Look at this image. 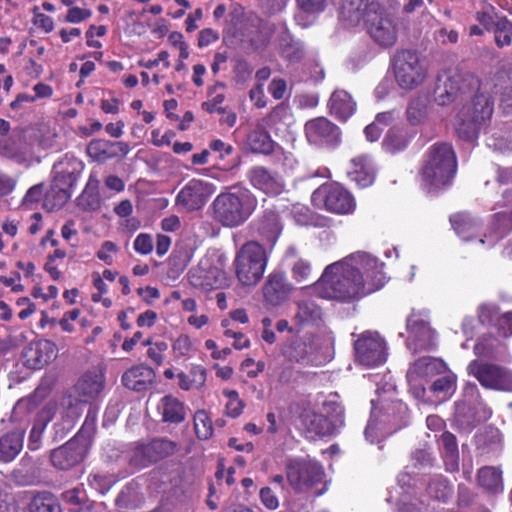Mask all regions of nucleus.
Wrapping results in <instances>:
<instances>
[{"label": "nucleus", "mask_w": 512, "mask_h": 512, "mask_svg": "<svg viewBox=\"0 0 512 512\" xmlns=\"http://www.w3.org/2000/svg\"><path fill=\"white\" fill-rule=\"evenodd\" d=\"M455 232L463 239L470 240L477 230V222L466 213H458L450 218Z\"/></svg>", "instance_id": "38"}, {"label": "nucleus", "mask_w": 512, "mask_h": 512, "mask_svg": "<svg viewBox=\"0 0 512 512\" xmlns=\"http://www.w3.org/2000/svg\"><path fill=\"white\" fill-rule=\"evenodd\" d=\"M241 369L246 372L250 378L257 377L265 369V364L262 361L256 362L252 358L245 359L241 364Z\"/></svg>", "instance_id": "64"}, {"label": "nucleus", "mask_w": 512, "mask_h": 512, "mask_svg": "<svg viewBox=\"0 0 512 512\" xmlns=\"http://www.w3.org/2000/svg\"><path fill=\"white\" fill-rule=\"evenodd\" d=\"M84 169L78 158L66 154L53 166V181L45 195V205L50 209L62 207L71 197L73 187Z\"/></svg>", "instance_id": "4"}, {"label": "nucleus", "mask_w": 512, "mask_h": 512, "mask_svg": "<svg viewBox=\"0 0 512 512\" xmlns=\"http://www.w3.org/2000/svg\"><path fill=\"white\" fill-rule=\"evenodd\" d=\"M155 379V372L149 366L140 364L128 369L122 376V383L130 390H147Z\"/></svg>", "instance_id": "25"}, {"label": "nucleus", "mask_w": 512, "mask_h": 512, "mask_svg": "<svg viewBox=\"0 0 512 512\" xmlns=\"http://www.w3.org/2000/svg\"><path fill=\"white\" fill-rule=\"evenodd\" d=\"M376 169L372 158L363 154L351 159L347 175L349 179L355 182L359 187L370 186L375 179Z\"/></svg>", "instance_id": "23"}, {"label": "nucleus", "mask_w": 512, "mask_h": 512, "mask_svg": "<svg viewBox=\"0 0 512 512\" xmlns=\"http://www.w3.org/2000/svg\"><path fill=\"white\" fill-rule=\"evenodd\" d=\"M507 229H512V217L506 213L496 215L495 229L489 236L479 239V243L485 244L488 242L489 246H493L499 239L503 237Z\"/></svg>", "instance_id": "42"}, {"label": "nucleus", "mask_w": 512, "mask_h": 512, "mask_svg": "<svg viewBox=\"0 0 512 512\" xmlns=\"http://www.w3.org/2000/svg\"><path fill=\"white\" fill-rule=\"evenodd\" d=\"M157 411L164 423L179 424L186 418L184 403L173 395L163 396L157 405Z\"/></svg>", "instance_id": "26"}, {"label": "nucleus", "mask_w": 512, "mask_h": 512, "mask_svg": "<svg viewBox=\"0 0 512 512\" xmlns=\"http://www.w3.org/2000/svg\"><path fill=\"white\" fill-rule=\"evenodd\" d=\"M407 347L414 351L427 350L435 345V331L430 327L428 316L413 312L407 319Z\"/></svg>", "instance_id": "16"}, {"label": "nucleus", "mask_w": 512, "mask_h": 512, "mask_svg": "<svg viewBox=\"0 0 512 512\" xmlns=\"http://www.w3.org/2000/svg\"><path fill=\"white\" fill-rule=\"evenodd\" d=\"M258 205L257 197L247 188L222 192L211 204L213 218L224 227L234 228L245 223Z\"/></svg>", "instance_id": "3"}, {"label": "nucleus", "mask_w": 512, "mask_h": 512, "mask_svg": "<svg viewBox=\"0 0 512 512\" xmlns=\"http://www.w3.org/2000/svg\"><path fill=\"white\" fill-rule=\"evenodd\" d=\"M194 427L196 435L201 440H206L213 433L212 421L204 410L197 411L194 416Z\"/></svg>", "instance_id": "46"}, {"label": "nucleus", "mask_w": 512, "mask_h": 512, "mask_svg": "<svg viewBox=\"0 0 512 512\" xmlns=\"http://www.w3.org/2000/svg\"><path fill=\"white\" fill-rule=\"evenodd\" d=\"M114 143L107 140H93L88 145V154L97 161H105L109 158L116 156V151L113 150Z\"/></svg>", "instance_id": "43"}, {"label": "nucleus", "mask_w": 512, "mask_h": 512, "mask_svg": "<svg viewBox=\"0 0 512 512\" xmlns=\"http://www.w3.org/2000/svg\"><path fill=\"white\" fill-rule=\"evenodd\" d=\"M105 377L101 368L85 372L74 387L79 403H87L99 396L104 388Z\"/></svg>", "instance_id": "21"}, {"label": "nucleus", "mask_w": 512, "mask_h": 512, "mask_svg": "<svg viewBox=\"0 0 512 512\" xmlns=\"http://www.w3.org/2000/svg\"><path fill=\"white\" fill-rule=\"evenodd\" d=\"M446 367L444 361L439 358L427 356L417 359L409 367L406 376L412 395L417 399H423L426 393L424 380L445 372Z\"/></svg>", "instance_id": "12"}, {"label": "nucleus", "mask_w": 512, "mask_h": 512, "mask_svg": "<svg viewBox=\"0 0 512 512\" xmlns=\"http://www.w3.org/2000/svg\"><path fill=\"white\" fill-rule=\"evenodd\" d=\"M501 471L494 467H483L478 471L479 485L491 492L502 491V476Z\"/></svg>", "instance_id": "37"}, {"label": "nucleus", "mask_w": 512, "mask_h": 512, "mask_svg": "<svg viewBox=\"0 0 512 512\" xmlns=\"http://www.w3.org/2000/svg\"><path fill=\"white\" fill-rule=\"evenodd\" d=\"M492 112L493 103L490 97L486 94L476 95L457 114L455 130L458 137L467 142L475 141L481 125L490 119Z\"/></svg>", "instance_id": "5"}, {"label": "nucleus", "mask_w": 512, "mask_h": 512, "mask_svg": "<svg viewBox=\"0 0 512 512\" xmlns=\"http://www.w3.org/2000/svg\"><path fill=\"white\" fill-rule=\"evenodd\" d=\"M153 240L149 234L140 233L134 240L133 248L141 255H148L153 251Z\"/></svg>", "instance_id": "60"}, {"label": "nucleus", "mask_w": 512, "mask_h": 512, "mask_svg": "<svg viewBox=\"0 0 512 512\" xmlns=\"http://www.w3.org/2000/svg\"><path fill=\"white\" fill-rule=\"evenodd\" d=\"M413 136L407 128L393 127L388 130L382 145L386 151L396 153L406 148Z\"/></svg>", "instance_id": "33"}, {"label": "nucleus", "mask_w": 512, "mask_h": 512, "mask_svg": "<svg viewBox=\"0 0 512 512\" xmlns=\"http://www.w3.org/2000/svg\"><path fill=\"white\" fill-rule=\"evenodd\" d=\"M366 27L372 40L383 48L392 47L397 41L399 24L395 18L386 13H368Z\"/></svg>", "instance_id": "14"}, {"label": "nucleus", "mask_w": 512, "mask_h": 512, "mask_svg": "<svg viewBox=\"0 0 512 512\" xmlns=\"http://www.w3.org/2000/svg\"><path fill=\"white\" fill-rule=\"evenodd\" d=\"M427 492L434 499L446 501L451 496L452 489L446 479L437 476L430 481Z\"/></svg>", "instance_id": "45"}, {"label": "nucleus", "mask_w": 512, "mask_h": 512, "mask_svg": "<svg viewBox=\"0 0 512 512\" xmlns=\"http://www.w3.org/2000/svg\"><path fill=\"white\" fill-rule=\"evenodd\" d=\"M292 285L286 280L284 273H271L263 286L265 300L273 306H278L288 299L292 292Z\"/></svg>", "instance_id": "24"}, {"label": "nucleus", "mask_w": 512, "mask_h": 512, "mask_svg": "<svg viewBox=\"0 0 512 512\" xmlns=\"http://www.w3.org/2000/svg\"><path fill=\"white\" fill-rule=\"evenodd\" d=\"M247 179L257 190L269 196L281 194L285 189L283 178L264 166H253L247 171Z\"/></svg>", "instance_id": "19"}, {"label": "nucleus", "mask_w": 512, "mask_h": 512, "mask_svg": "<svg viewBox=\"0 0 512 512\" xmlns=\"http://www.w3.org/2000/svg\"><path fill=\"white\" fill-rule=\"evenodd\" d=\"M382 268L383 263L377 258L356 252L328 265L313 289L321 298L356 300L384 286L386 278Z\"/></svg>", "instance_id": "1"}, {"label": "nucleus", "mask_w": 512, "mask_h": 512, "mask_svg": "<svg viewBox=\"0 0 512 512\" xmlns=\"http://www.w3.org/2000/svg\"><path fill=\"white\" fill-rule=\"evenodd\" d=\"M336 427L324 416L321 414H313L312 419L310 421V429L314 431L318 435H329L333 433Z\"/></svg>", "instance_id": "54"}, {"label": "nucleus", "mask_w": 512, "mask_h": 512, "mask_svg": "<svg viewBox=\"0 0 512 512\" xmlns=\"http://www.w3.org/2000/svg\"><path fill=\"white\" fill-rule=\"evenodd\" d=\"M34 354L35 357L33 359L34 363L32 364V367L36 369L41 368L49 363L54 356V345L49 341L40 343L34 350Z\"/></svg>", "instance_id": "50"}, {"label": "nucleus", "mask_w": 512, "mask_h": 512, "mask_svg": "<svg viewBox=\"0 0 512 512\" xmlns=\"http://www.w3.org/2000/svg\"><path fill=\"white\" fill-rule=\"evenodd\" d=\"M330 113L339 120H347L356 110V103L345 90H335L328 102Z\"/></svg>", "instance_id": "28"}, {"label": "nucleus", "mask_w": 512, "mask_h": 512, "mask_svg": "<svg viewBox=\"0 0 512 512\" xmlns=\"http://www.w3.org/2000/svg\"><path fill=\"white\" fill-rule=\"evenodd\" d=\"M215 186L207 181L192 179L188 181L176 196V206L184 212L201 209L214 193Z\"/></svg>", "instance_id": "15"}, {"label": "nucleus", "mask_w": 512, "mask_h": 512, "mask_svg": "<svg viewBox=\"0 0 512 512\" xmlns=\"http://www.w3.org/2000/svg\"><path fill=\"white\" fill-rule=\"evenodd\" d=\"M456 169V154L451 144L444 142L433 144L426 152L421 170L424 188L430 193L446 188L451 184Z\"/></svg>", "instance_id": "2"}, {"label": "nucleus", "mask_w": 512, "mask_h": 512, "mask_svg": "<svg viewBox=\"0 0 512 512\" xmlns=\"http://www.w3.org/2000/svg\"><path fill=\"white\" fill-rule=\"evenodd\" d=\"M468 372L484 387L503 391L512 389V373L501 366L472 361L468 365Z\"/></svg>", "instance_id": "17"}, {"label": "nucleus", "mask_w": 512, "mask_h": 512, "mask_svg": "<svg viewBox=\"0 0 512 512\" xmlns=\"http://www.w3.org/2000/svg\"><path fill=\"white\" fill-rule=\"evenodd\" d=\"M291 120V115L289 113V110L284 105H278L276 106L270 114L266 117L265 122L266 125L275 128L276 131L280 130L279 127L280 124L288 125L289 121Z\"/></svg>", "instance_id": "49"}, {"label": "nucleus", "mask_w": 512, "mask_h": 512, "mask_svg": "<svg viewBox=\"0 0 512 512\" xmlns=\"http://www.w3.org/2000/svg\"><path fill=\"white\" fill-rule=\"evenodd\" d=\"M407 417V405L400 400H378L377 403L372 400L370 420L364 431L366 440L373 443L377 438V431L384 430L383 427H378V424L392 425L394 430H397L407 424Z\"/></svg>", "instance_id": "7"}, {"label": "nucleus", "mask_w": 512, "mask_h": 512, "mask_svg": "<svg viewBox=\"0 0 512 512\" xmlns=\"http://www.w3.org/2000/svg\"><path fill=\"white\" fill-rule=\"evenodd\" d=\"M43 197V185L37 184L32 186L25 194L22 200V206L31 209Z\"/></svg>", "instance_id": "62"}, {"label": "nucleus", "mask_w": 512, "mask_h": 512, "mask_svg": "<svg viewBox=\"0 0 512 512\" xmlns=\"http://www.w3.org/2000/svg\"><path fill=\"white\" fill-rule=\"evenodd\" d=\"M282 230L278 215L271 210H266L259 220L257 231L261 235L262 240L266 241L269 250L274 247Z\"/></svg>", "instance_id": "27"}, {"label": "nucleus", "mask_w": 512, "mask_h": 512, "mask_svg": "<svg viewBox=\"0 0 512 512\" xmlns=\"http://www.w3.org/2000/svg\"><path fill=\"white\" fill-rule=\"evenodd\" d=\"M365 1L366 0H341V17L352 25L359 23L364 14Z\"/></svg>", "instance_id": "41"}, {"label": "nucleus", "mask_w": 512, "mask_h": 512, "mask_svg": "<svg viewBox=\"0 0 512 512\" xmlns=\"http://www.w3.org/2000/svg\"><path fill=\"white\" fill-rule=\"evenodd\" d=\"M406 114L410 124L418 125L426 119V107L421 101L414 100L407 107Z\"/></svg>", "instance_id": "53"}, {"label": "nucleus", "mask_w": 512, "mask_h": 512, "mask_svg": "<svg viewBox=\"0 0 512 512\" xmlns=\"http://www.w3.org/2000/svg\"><path fill=\"white\" fill-rule=\"evenodd\" d=\"M278 49L280 54L289 61H297L303 55L301 44L295 41L287 32L280 35Z\"/></svg>", "instance_id": "40"}, {"label": "nucleus", "mask_w": 512, "mask_h": 512, "mask_svg": "<svg viewBox=\"0 0 512 512\" xmlns=\"http://www.w3.org/2000/svg\"><path fill=\"white\" fill-rule=\"evenodd\" d=\"M268 251L257 241L245 243L238 251L234 264L238 280L246 286L256 285L265 272Z\"/></svg>", "instance_id": "6"}, {"label": "nucleus", "mask_w": 512, "mask_h": 512, "mask_svg": "<svg viewBox=\"0 0 512 512\" xmlns=\"http://www.w3.org/2000/svg\"><path fill=\"white\" fill-rule=\"evenodd\" d=\"M311 352V345L301 338L293 339L284 349V354L296 362L305 360Z\"/></svg>", "instance_id": "44"}, {"label": "nucleus", "mask_w": 512, "mask_h": 512, "mask_svg": "<svg viewBox=\"0 0 512 512\" xmlns=\"http://www.w3.org/2000/svg\"><path fill=\"white\" fill-rule=\"evenodd\" d=\"M356 360L367 367H374L387 360L385 340L377 332L366 331L354 344Z\"/></svg>", "instance_id": "13"}, {"label": "nucleus", "mask_w": 512, "mask_h": 512, "mask_svg": "<svg viewBox=\"0 0 512 512\" xmlns=\"http://www.w3.org/2000/svg\"><path fill=\"white\" fill-rule=\"evenodd\" d=\"M393 67L396 82L402 89H414L426 78V67L415 51H399L394 56Z\"/></svg>", "instance_id": "10"}, {"label": "nucleus", "mask_w": 512, "mask_h": 512, "mask_svg": "<svg viewBox=\"0 0 512 512\" xmlns=\"http://www.w3.org/2000/svg\"><path fill=\"white\" fill-rule=\"evenodd\" d=\"M316 208L345 215L355 210L356 203L351 193L338 183H325L317 188L311 196Z\"/></svg>", "instance_id": "9"}, {"label": "nucleus", "mask_w": 512, "mask_h": 512, "mask_svg": "<svg viewBox=\"0 0 512 512\" xmlns=\"http://www.w3.org/2000/svg\"><path fill=\"white\" fill-rule=\"evenodd\" d=\"M99 180L95 173H91L88 182L77 197V206L84 211H95L100 207V196L98 193Z\"/></svg>", "instance_id": "31"}, {"label": "nucleus", "mask_w": 512, "mask_h": 512, "mask_svg": "<svg viewBox=\"0 0 512 512\" xmlns=\"http://www.w3.org/2000/svg\"><path fill=\"white\" fill-rule=\"evenodd\" d=\"M24 432L14 430L0 436V460L3 462L12 461L22 450Z\"/></svg>", "instance_id": "29"}, {"label": "nucleus", "mask_w": 512, "mask_h": 512, "mask_svg": "<svg viewBox=\"0 0 512 512\" xmlns=\"http://www.w3.org/2000/svg\"><path fill=\"white\" fill-rule=\"evenodd\" d=\"M308 141L315 145L335 147L341 141L339 128L325 117H317L305 124Z\"/></svg>", "instance_id": "18"}, {"label": "nucleus", "mask_w": 512, "mask_h": 512, "mask_svg": "<svg viewBox=\"0 0 512 512\" xmlns=\"http://www.w3.org/2000/svg\"><path fill=\"white\" fill-rule=\"evenodd\" d=\"M321 308L311 300H303L297 303V312L294 320L299 325L315 323L321 319Z\"/></svg>", "instance_id": "35"}, {"label": "nucleus", "mask_w": 512, "mask_h": 512, "mask_svg": "<svg viewBox=\"0 0 512 512\" xmlns=\"http://www.w3.org/2000/svg\"><path fill=\"white\" fill-rule=\"evenodd\" d=\"M247 141L253 152L268 154L273 150V142L269 134L263 128L257 127L251 131Z\"/></svg>", "instance_id": "39"}, {"label": "nucleus", "mask_w": 512, "mask_h": 512, "mask_svg": "<svg viewBox=\"0 0 512 512\" xmlns=\"http://www.w3.org/2000/svg\"><path fill=\"white\" fill-rule=\"evenodd\" d=\"M495 42L498 47L509 45L512 41V26L506 18H497Z\"/></svg>", "instance_id": "48"}, {"label": "nucleus", "mask_w": 512, "mask_h": 512, "mask_svg": "<svg viewBox=\"0 0 512 512\" xmlns=\"http://www.w3.org/2000/svg\"><path fill=\"white\" fill-rule=\"evenodd\" d=\"M498 343L492 336H483L474 347L475 354L478 356H489L494 352Z\"/></svg>", "instance_id": "59"}, {"label": "nucleus", "mask_w": 512, "mask_h": 512, "mask_svg": "<svg viewBox=\"0 0 512 512\" xmlns=\"http://www.w3.org/2000/svg\"><path fill=\"white\" fill-rule=\"evenodd\" d=\"M43 397V390L37 389L33 395L20 399L15 407H14V413L19 414L24 411H32L38 406V398Z\"/></svg>", "instance_id": "57"}, {"label": "nucleus", "mask_w": 512, "mask_h": 512, "mask_svg": "<svg viewBox=\"0 0 512 512\" xmlns=\"http://www.w3.org/2000/svg\"><path fill=\"white\" fill-rule=\"evenodd\" d=\"M465 80L459 73H443L437 78L435 87V101L439 105H447L453 102L459 93H465Z\"/></svg>", "instance_id": "22"}, {"label": "nucleus", "mask_w": 512, "mask_h": 512, "mask_svg": "<svg viewBox=\"0 0 512 512\" xmlns=\"http://www.w3.org/2000/svg\"><path fill=\"white\" fill-rule=\"evenodd\" d=\"M496 311L489 306H481L479 311V319L481 322H491L496 320L498 332L503 337L512 335V312H506L500 316L496 315Z\"/></svg>", "instance_id": "32"}, {"label": "nucleus", "mask_w": 512, "mask_h": 512, "mask_svg": "<svg viewBox=\"0 0 512 512\" xmlns=\"http://www.w3.org/2000/svg\"><path fill=\"white\" fill-rule=\"evenodd\" d=\"M175 358H186L190 356L192 351V342L187 335L179 336L172 345Z\"/></svg>", "instance_id": "55"}, {"label": "nucleus", "mask_w": 512, "mask_h": 512, "mask_svg": "<svg viewBox=\"0 0 512 512\" xmlns=\"http://www.w3.org/2000/svg\"><path fill=\"white\" fill-rule=\"evenodd\" d=\"M298 14L296 19L299 20L302 13L307 15H316L324 11L326 0H296Z\"/></svg>", "instance_id": "52"}, {"label": "nucleus", "mask_w": 512, "mask_h": 512, "mask_svg": "<svg viewBox=\"0 0 512 512\" xmlns=\"http://www.w3.org/2000/svg\"><path fill=\"white\" fill-rule=\"evenodd\" d=\"M92 443V431L82 428L74 438L51 452L54 467L68 470L80 463L86 456Z\"/></svg>", "instance_id": "11"}, {"label": "nucleus", "mask_w": 512, "mask_h": 512, "mask_svg": "<svg viewBox=\"0 0 512 512\" xmlns=\"http://www.w3.org/2000/svg\"><path fill=\"white\" fill-rule=\"evenodd\" d=\"M323 409L330 422L334 427H340L344 423V408L336 399L326 400Z\"/></svg>", "instance_id": "47"}, {"label": "nucleus", "mask_w": 512, "mask_h": 512, "mask_svg": "<svg viewBox=\"0 0 512 512\" xmlns=\"http://www.w3.org/2000/svg\"><path fill=\"white\" fill-rule=\"evenodd\" d=\"M146 450L155 451L158 457H164L174 452L175 444L167 439H156L146 447Z\"/></svg>", "instance_id": "58"}, {"label": "nucleus", "mask_w": 512, "mask_h": 512, "mask_svg": "<svg viewBox=\"0 0 512 512\" xmlns=\"http://www.w3.org/2000/svg\"><path fill=\"white\" fill-rule=\"evenodd\" d=\"M114 483L115 479L113 476H108L99 472H93L88 477L89 486L100 494H104L109 491Z\"/></svg>", "instance_id": "51"}, {"label": "nucleus", "mask_w": 512, "mask_h": 512, "mask_svg": "<svg viewBox=\"0 0 512 512\" xmlns=\"http://www.w3.org/2000/svg\"><path fill=\"white\" fill-rule=\"evenodd\" d=\"M189 281L193 287L204 291L228 286L227 275L222 269L216 266H208L203 262L189 272Z\"/></svg>", "instance_id": "20"}, {"label": "nucleus", "mask_w": 512, "mask_h": 512, "mask_svg": "<svg viewBox=\"0 0 512 512\" xmlns=\"http://www.w3.org/2000/svg\"><path fill=\"white\" fill-rule=\"evenodd\" d=\"M119 250L118 246L112 241H104L97 251V257L107 265H112L114 262L113 255Z\"/></svg>", "instance_id": "61"}, {"label": "nucleus", "mask_w": 512, "mask_h": 512, "mask_svg": "<svg viewBox=\"0 0 512 512\" xmlns=\"http://www.w3.org/2000/svg\"><path fill=\"white\" fill-rule=\"evenodd\" d=\"M287 480L290 486L297 492L312 493L320 496L325 492V487L317 488L324 483V469L315 461H292L287 466Z\"/></svg>", "instance_id": "8"}, {"label": "nucleus", "mask_w": 512, "mask_h": 512, "mask_svg": "<svg viewBox=\"0 0 512 512\" xmlns=\"http://www.w3.org/2000/svg\"><path fill=\"white\" fill-rule=\"evenodd\" d=\"M27 512H62L57 499L49 492L37 493L31 499Z\"/></svg>", "instance_id": "36"}, {"label": "nucleus", "mask_w": 512, "mask_h": 512, "mask_svg": "<svg viewBox=\"0 0 512 512\" xmlns=\"http://www.w3.org/2000/svg\"><path fill=\"white\" fill-rule=\"evenodd\" d=\"M311 264L305 259H298L292 266L291 273L294 280L303 282L311 275Z\"/></svg>", "instance_id": "56"}, {"label": "nucleus", "mask_w": 512, "mask_h": 512, "mask_svg": "<svg viewBox=\"0 0 512 512\" xmlns=\"http://www.w3.org/2000/svg\"><path fill=\"white\" fill-rule=\"evenodd\" d=\"M429 390L439 401L449 399L456 390L455 374L446 367L445 372L439 373L433 380Z\"/></svg>", "instance_id": "30"}, {"label": "nucleus", "mask_w": 512, "mask_h": 512, "mask_svg": "<svg viewBox=\"0 0 512 512\" xmlns=\"http://www.w3.org/2000/svg\"><path fill=\"white\" fill-rule=\"evenodd\" d=\"M439 445L443 448V457L446 465V470L455 472L459 468V453L456 442V437L449 433H442Z\"/></svg>", "instance_id": "34"}, {"label": "nucleus", "mask_w": 512, "mask_h": 512, "mask_svg": "<svg viewBox=\"0 0 512 512\" xmlns=\"http://www.w3.org/2000/svg\"><path fill=\"white\" fill-rule=\"evenodd\" d=\"M476 18L487 30H493L496 27L497 19L494 18V7L491 5L479 11Z\"/></svg>", "instance_id": "63"}]
</instances>
